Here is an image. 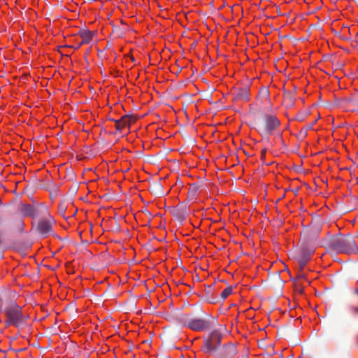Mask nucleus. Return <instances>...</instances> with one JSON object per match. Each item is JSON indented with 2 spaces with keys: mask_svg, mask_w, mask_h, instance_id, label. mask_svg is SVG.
I'll return each mask as SVG.
<instances>
[{
  "mask_svg": "<svg viewBox=\"0 0 358 358\" xmlns=\"http://www.w3.org/2000/svg\"><path fill=\"white\" fill-rule=\"evenodd\" d=\"M349 311L352 316L357 317L358 316V306H351L349 307Z\"/></svg>",
  "mask_w": 358,
  "mask_h": 358,
  "instance_id": "nucleus-18",
  "label": "nucleus"
},
{
  "mask_svg": "<svg viewBox=\"0 0 358 358\" xmlns=\"http://www.w3.org/2000/svg\"><path fill=\"white\" fill-rule=\"evenodd\" d=\"M294 100L295 98L291 92H285L284 93L283 101L287 106H292L294 103Z\"/></svg>",
  "mask_w": 358,
  "mask_h": 358,
  "instance_id": "nucleus-14",
  "label": "nucleus"
},
{
  "mask_svg": "<svg viewBox=\"0 0 358 358\" xmlns=\"http://www.w3.org/2000/svg\"><path fill=\"white\" fill-rule=\"evenodd\" d=\"M78 34L82 38V41L78 44V47H80L84 43H90L94 33L88 29H81L79 31Z\"/></svg>",
  "mask_w": 358,
  "mask_h": 358,
  "instance_id": "nucleus-10",
  "label": "nucleus"
},
{
  "mask_svg": "<svg viewBox=\"0 0 358 358\" xmlns=\"http://www.w3.org/2000/svg\"><path fill=\"white\" fill-rule=\"evenodd\" d=\"M316 121H317V120H315V121H313L312 125H313L316 122Z\"/></svg>",
  "mask_w": 358,
  "mask_h": 358,
  "instance_id": "nucleus-30",
  "label": "nucleus"
},
{
  "mask_svg": "<svg viewBox=\"0 0 358 358\" xmlns=\"http://www.w3.org/2000/svg\"><path fill=\"white\" fill-rule=\"evenodd\" d=\"M176 318L179 322H180L181 324H182L184 325H186L187 327L188 321L190 319L189 316L188 315L183 314L181 313H180L179 314L177 315Z\"/></svg>",
  "mask_w": 358,
  "mask_h": 358,
  "instance_id": "nucleus-16",
  "label": "nucleus"
},
{
  "mask_svg": "<svg viewBox=\"0 0 358 358\" xmlns=\"http://www.w3.org/2000/svg\"><path fill=\"white\" fill-rule=\"evenodd\" d=\"M355 1H356V3H357V5H358V0H355Z\"/></svg>",
  "mask_w": 358,
  "mask_h": 358,
  "instance_id": "nucleus-34",
  "label": "nucleus"
},
{
  "mask_svg": "<svg viewBox=\"0 0 358 358\" xmlns=\"http://www.w3.org/2000/svg\"><path fill=\"white\" fill-rule=\"evenodd\" d=\"M295 287H296V289L300 292V293H303V288L298 283H296L295 285Z\"/></svg>",
  "mask_w": 358,
  "mask_h": 358,
  "instance_id": "nucleus-22",
  "label": "nucleus"
},
{
  "mask_svg": "<svg viewBox=\"0 0 358 358\" xmlns=\"http://www.w3.org/2000/svg\"><path fill=\"white\" fill-rule=\"evenodd\" d=\"M187 215L188 213L185 206H180L173 212V215L181 221L184 220Z\"/></svg>",
  "mask_w": 358,
  "mask_h": 358,
  "instance_id": "nucleus-13",
  "label": "nucleus"
},
{
  "mask_svg": "<svg viewBox=\"0 0 358 358\" xmlns=\"http://www.w3.org/2000/svg\"><path fill=\"white\" fill-rule=\"evenodd\" d=\"M232 293V288L227 287L221 293L220 297L224 300Z\"/></svg>",
  "mask_w": 358,
  "mask_h": 358,
  "instance_id": "nucleus-17",
  "label": "nucleus"
},
{
  "mask_svg": "<svg viewBox=\"0 0 358 358\" xmlns=\"http://www.w3.org/2000/svg\"><path fill=\"white\" fill-rule=\"evenodd\" d=\"M222 334L216 331H213L208 338L203 341L202 349L205 353L214 355L217 352L221 345Z\"/></svg>",
  "mask_w": 358,
  "mask_h": 358,
  "instance_id": "nucleus-2",
  "label": "nucleus"
},
{
  "mask_svg": "<svg viewBox=\"0 0 358 358\" xmlns=\"http://www.w3.org/2000/svg\"><path fill=\"white\" fill-rule=\"evenodd\" d=\"M312 126H313L312 124H310V125H308V127L309 129H310V128L312 127Z\"/></svg>",
  "mask_w": 358,
  "mask_h": 358,
  "instance_id": "nucleus-31",
  "label": "nucleus"
},
{
  "mask_svg": "<svg viewBox=\"0 0 358 358\" xmlns=\"http://www.w3.org/2000/svg\"><path fill=\"white\" fill-rule=\"evenodd\" d=\"M2 238V233H1V232H0V247L1 246L2 243H3V241H2V238Z\"/></svg>",
  "mask_w": 358,
  "mask_h": 358,
  "instance_id": "nucleus-26",
  "label": "nucleus"
},
{
  "mask_svg": "<svg viewBox=\"0 0 358 358\" xmlns=\"http://www.w3.org/2000/svg\"><path fill=\"white\" fill-rule=\"evenodd\" d=\"M259 94L261 96H262L263 97H265L266 99H268V96H269V91H268V89L264 88V89L260 90Z\"/></svg>",
  "mask_w": 358,
  "mask_h": 358,
  "instance_id": "nucleus-20",
  "label": "nucleus"
},
{
  "mask_svg": "<svg viewBox=\"0 0 358 358\" xmlns=\"http://www.w3.org/2000/svg\"><path fill=\"white\" fill-rule=\"evenodd\" d=\"M301 271H301V270L299 269V274H298V275H297V276H296V278H297V279H299V278H305L304 274H303Z\"/></svg>",
  "mask_w": 358,
  "mask_h": 358,
  "instance_id": "nucleus-24",
  "label": "nucleus"
},
{
  "mask_svg": "<svg viewBox=\"0 0 358 358\" xmlns=\"http://www.w3.org/2000/svg\"><path fill=\"white\" fill-rule=\"evenodd\" d=\"M329 248L338 253L347 255L358 252V247L355 238L350 234L336 235L329 241Z\"/></svg>",
  "mask_w": 358,
  "mask_h": 358,
  "instance_id": "nucleus-1",
  "label": "nucleus"
},
{
  "mask_svg": "<svg viewBox=\"0 0 358 358\" xmlns=\"http://www.w3.org/2000/svg\"><path fill=\"white\" fill-rule=\"evenodd\" d=\"M77 189H78V187H75V188H74V192H76V191H77Z\"/></svg>",
  "mask_w": 358,
  "mask_h": 358,
  "instance_id": "nucleus-32",
  "label": "nucleus"
},
{
  "mask_svg": "<svg viewBox=\"0 0 358 358\" xmlns=\"http://www.w3.org/2000/svg\"><path fill=\"white\" fill-rule=\"evenodd\" d=\"M196 192H197V187H192L189 189V194L191 196H194L196 194Z\"/></svg>",
  "mask_w": 358,
  "mask_h": 358,
  "instance_id": "nucleus-21",
  "label": "nucleus"
},
{
  "mask_svg": "<svg viewBox=\"0 0 358 358\" xmlns=\"http://www.w3.org/2000/svg\"><path fill=\"white\" fill-rule=\"evenodd\" d=\"M5 324H6V327H8V326H10V325H13V323H11V322H10V319H9V318H7V319L6 320V321H5Z\"/></svg>",
  "mask_w": 358,
  "mask_h": 358,
  "instance_id": "nucleus-25",
  "label": "nucleus"
},
{
  "mask_svg": "<svg viewBox=\"0 0 358 358\" xmlns=\"http://www.w3.org/2000/svg\"><path fill=\"white\" fill-rule=\"evenodd\" d=\"M67 206L64 203L61 202L59 205V213L60 215L64 217V213L66 210Z\"/></svg>",
  "mask_w": 358,
  "mask_h": 358,
  "instance_id": "nucleus-19",
  "label": "nucleus"
},
{
  "mask_svg": "<svg viewBox=\"0 0 358 358\" xmlns=\"http://www.w3.org/2000/svg\"><path fill=\"white\" fill-rule=\"evenodd\" d=\"M22 213L25 215L32 217H38L40 214L38 210L30 204H27L23 206Z\"/></svg>",
  "mask_w": 358,
  "mask_h": 358,
  "instance_id": "nucleus-12",
  "label": "nucleus"
},
{
  "mask_svg": "<svg viewBox=\"0 0 358 358\" xmlns=\"http://www.w3.org/2000/svg\"><path fill=\"white\" fill-rule=\"evenodd\" d=\"M354 292H355V294H358V289H357V288H355V289H354Z\"/></svg>",
  "mask_w": 358,
  "mask_h": 358,
  "instance_id": "nucleus-28",
  "label": "nucleus"
},
{
  "mask_svg": "<svg viewBox=\"0 0 358 358\" xmlns=\"http://www.w3.org/2000/svg\"><path fill=\"white\" fill-rule=\"evenodd\" d=\"M55 221L54 218L48 213V217L38 220L36 231L43 237H47L52 233V226Z\"/></svg>",
  "mask_w": 358,
  "mask_h": 358,
  "instance_id": "nucleus-5",
  "label": "nucleus"
},
{
  "mask_svg": "<svg viewBox=\"0 0 358 358\" xmlns=\"http://www.w3.org/2000/svg\"><path fill=\"white\" fill-rule=\"evenodd\" d=\"M232 95L234 101L247 102L250 100V87L245 85L236 88Z\"/></svg>",
  "mask_w": 358,
  "mask_h": 358,
  "instance_id": "nucleus-8",
  "label": "nucleus"
},
{
  "mask_svg": "<svg viewBox=\"0 0 358 358\" xmlns=\"http://www.w3.org/2000/svg\"><path fill=\"white\" fill-rule=\"evenodd\" d=\"M131 124V117L124 115L120 120H115V127L117 130L121 131L127 126L129 127Z\"/></svg>",
  "mask_w": 358,
  "mask_h": 358,
  "instance_id": "nucleus-11",
  "label": "nucleus"
},
{
  "mask_svg": "<svg viewBox=\"0 0 358 358\" xmlns=\"http://www.w3.org/2000/svg\"><path fill=\"white\" fill-rule=\"evenodd\" d=\"M262 155H265L266 153V150H263L262 152Z\"/></svg>",
  "mask_w": 358,
  "mask_h": 358,
  "instance_id": "nucleus-29",
  "label": "nucleus"
},
{
  "mask_svg": "<svg viewBox=\"0 0 358 358\" xmlns=\"http://www.w3.org/2000/svg\"><path fill=\"white\" fill-rule=\"evenodd\" d=\"M277 280H278L280 282H282V280H280V275H278L276 278Z\"/></svg>",
  "mask_w": 358,
  "mask_h": 358,
  "instance_id": "nucleus-27",
  "label": "nucleus"
},
{
  "mask_svg": "<svg viewBox=\"0 0 358 358\" xmlns=\"http://www.w3.org/2000/svg\"><path fill=\"white\" fill-rule=\"evenodd\" d=\"M79 47H78V45H76V47H75L74 48L75 49H78Z\"/></svg>",
  "mask_w": 358,
  "mask_h": 358,
  "instance_id": "nucleus-33",
  "label": "nucleus"
},
{
  "mask_svg": "<svg viewBox=\"0 0 358 358\" xmlns=\"http://www.w3.org/2000/svg\"><path fill=\"white\" fill-rule=\"evenodd\" d=\"M187 327L195 331H201L209 329L210 322L203 318H190L187 323Z\"/></svg>",
  "mask_w": 358,
  "mask_h": 358,
  "instance_id": "nucleus-7",
  "label": "nucleus"
},
{
  "mask_svg": "<svg viewBox=\"0 0 358 358\" xmlns=\"http://www.w3.org/2000/svg\"><path fill=\"white\" fill-rule=\"evenodd\" d=\"M162 187V185L159 182H154L150 187L152 192L158 196H162L164 194Z\"/></svg>",
  "mask_w": 358,
  "mask_h": 358,
  "instance_id": "nucleus-15",
  "label": "nucleus"
},
{
  "mask_svg": "<svg viewBox=\"0 0 358 358\" xmlns=\"http://www.w3.org/2000/svg\"><path fill=\"white\" fill-rule=\"evenodd\" d=\"M303 115L302 114H298L296 116V120H299V121H303Z\"/></svg>",
  "mask_w": 358,
  "mask_h": 358,
  "instance_id": "nucleus-23",
  "label": "nucleus"
},
{
  "mask_svg": "<svg viewBox=\"0 0 358 358\" xmlns=\"http://www.w3.org/2000/svg\"><path fill=\"white\" fill-rule=\"evenodd\" d=\"M280 124V121L275 115L266 114L264 115V123L259 131L262 135H271Z\"/></svg>",
  "mask_w": 358,
  "mask_h": 358,
  "instance_id": "nucleus-4",
  "label": "nucleus"
},
{
  "mask_svg": "<svg viewBox=\"0 0 358 358\" xmlns=\"http://www.w3.org/2000/svg\"><path fill=\"white\" fill-rule=\"evenodd\" d=\"M5 313L7 318L13 325L19 327L24 322L25 318L22 314V308L15 303H12L5 308Z\"/></svg>",
  "mask_w": 358,
  "mask_h": 358,
  "instance_id": "nucleus-3",
  "label": "nucleus"
},
{
  "mask_svg": "<svg viewBox=\"0 0 358 358\" xmlns=\"http://www.w3.org/2000/svg\"><path fill=\"white\" fill-rule=\"evenodd\" d=\"M357 46H358V43H357Z\"/></svg>",
  "mask_w": 358,
  "mask_h": 358,
  "instance_id": "nucleus-35",
  "label": "nucleus"
},
{
  "mask_svg": "<svg viewBox=\"0 0 358 358\" xmlns=\"http://www.w3.org/2000/svg\"><path fill=\"white\" fill-rule=\"evenodd\" d=\"M313 248L303 247L296 254V261L299 266V269L302 271L306 264L310 259V256L314 253Z\"/></svg>",
  "mask_w": 358,
  "mask_h": 358,
  "instance_id": "nucleus-6",
  "label": "nucleus"
},
{
  "mask_svg": "<svg viewBox=\"0 0 358 358\" xmlns=\"http://www.w3.org/2000/svg\"><path fill=\"white\" fill-rule=\"evenodd\" d=\"M236 353V345L229 343L222 348L218 355V358H232Z\"/></svg>",
  "mask_w": 358,
  "mask_h": 358,
  "instance_id": "nucleus-9",
  "label": "nucleus"
}]
</instances>
